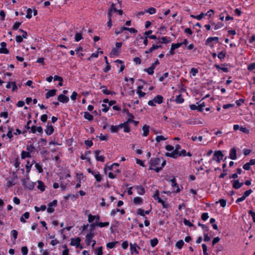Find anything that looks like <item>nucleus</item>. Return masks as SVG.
<instances>
[{
    "instance_id": "16",
    "label": "nucleus",
    "mask_w": 255,
    "mask_h": 255,
    "mask_svg": "<svg viewBox=\"0 0 255 255\" xmlns=\"http://www.w3.org/2000/svg\"><path fill=\"white\" fill-rule=\"evenodd\" d=\"M142 129L143 130V133L142 135L144 137L147 136L149 132V126L145 124L143 126Z\"/></svg>"
},
{
    "instance_id": "54",
    "label": "nucleus",
    "mask_w": 255,
    "mask_h": 255,
    "mask_svg": "<svg viewBox=\"0 0 255 255\" xmlns=\"http://www.w3.org/2000/svg\"><path fill=\"white\" fill-rule=\"evenodd\" d=\"M21 253L23 255H27L28 254V248L26 246L22 247L21 249Z\"/></svg>"
},
{
    "instance_id": "43",
    "label": "nucleus",
    "mask_w": 255,
    "mask_h": 255,
    "mask_svg": "<svg viewBox=\"0 0 255 255\" xmlns=\"http://www.w3.org/2000/svg\"><path fill=\"white\" fill-rule=\"evenodd\" d=\"M21 22H19V21L15 22L12 27V29L13 30H17L18 29L19 27L20 26V25H21Z\"/></svg>"
},
{
    "instance_id": "10",
    "label": "nucleus",
    "mask_w": 255,
    "mask_h": 255,
    "mask_svg": "<svg viewBox=\"0 0 255 255\" xmlns=\"http://www.w3.org/2000/svg\"><path fill=\"white\" fill-rule=\"evenodd\" d=\"M57 100L59 102L64 104L67 103L69 101V97L63 94L59 95L57 97Z\"/></svg>"
},
{
    "instance_id": "51",
    "label": "nucleus",
    "mask_w": 255,
    "mask_h": 255,
    "mask_svg": "<svg viewBox=\"0 0 255 255\" xmlns=\"http://www.w3.org/2000/svg\"><path fill=\"white\" fill-rule=\"evenodd\" d=\"M109 10L113 13L117 12L118 11V9L116 7V4L114 3H112L111 6Z\"/></svg>"
},
{
    "instance_id": "27",
    "label": "nucleus",
    "mask_w": 255,
    "mask_h": 255,
    "mask_svg": "<svg viewBox=\"0 0 255 255\" xmlns=\"http://www.w3.org/2000/svg\"><path fill=\"white\" fill-rule=\"evenodd\" d=\"M84 118L89 121H92L94 119L93 116L87 112L84 113Z\"/></svg>"
},
{
    "instance_id": "61",
    "label": "nucleus",
    "mask_w": 255,
    "mask_h": 255,
    "mask_svg": "<svg viewBox=\"0 0 255 255\" xmlns=\"http://www.w3.org/2000/svg\"><path fill=\"white\" fill-rule=\"evenodd\" d=\"M8 116V112L6 111L3 112H1L0 113V118L6 119V118H7Z\"/></svg>"
},
{
    "instance_id": "62",
    "label": "nucleus",
    "mask_w": 255,
    "mask_h": 255,
    "mask_svg": "<svg viewBox=\"0 0 255 255\" xmlns=\"http://www.w3.org/2000/svg\"><path fill=\"white\" fill-rule=\"evenodd\" d=\"M252 190L249 189L244 192L243 196L245 197V198L246 199L248 196H249L250 195V194L252 193Z\"/></svg>"
},
{
    "instance_id": "53",
    "label": "nucleus",
    "mask_w": 255,
    "mask_h": 255,
    "mask_svg": "<svg viewBox=\"0 0 255 255\" xmlns=\"http://www.w3.org/2000/svg\"><path fill=\"white\" fill-rule=\"evenodd\" d=\"M26 13V17L28 19L31 18L32 17V10L29 8L27 9Z\"/></svg>"
},
{
    "instance_id": "63",
    "label": "nucleus",
    "mask_w": 255,
    "mask_h": 255,
    "mask_svg": "<svg viewBox=\"0 0 255 255\" xmlns=\"http://www.w3.org/2000/svg\"><path fill=\"white\" fill-rule=\"evenodd\" d=\"M128 243L127 241H124L122 244V247L123 249L126 250L128 248Z\"/></svg>"
},
{
    "instance_id": "19",
    "label": "nucleus",
    "mask_w": 255,
    "mask_h": 255,
    "mask_svg": "<svg viewBox=\"0 0 255 255\" xmlns=\"http://www.w3.org/2000/svg\"><path fill=\"white\" fill-rule=\"evenodd\" d=\"M101 89H103L102 92L105 95H115L116 93L114 91H110L108 90L105 86H101Z\"/></svg>"
},
{
    "instance_id": "34",
    "label": "nucleus",
    "mask_w": 255,
    "mask_h": 255,
    "mask_svg": "<svg viewBox=\"0 0 255 255\" xmlns=\"http://www.w3.org/2000/svg\"><path fill=\"white\" fill-rule=\"evenodd\" d=\"M35 167L36 169L37 170L38 173H41L43 172V170L41 164H40V163H35Z\"/></svg>"
},
{
    "instance_id": "25",
    "label": "nucleus",
    "mask_w": 255,
    "mask_h": 255,
    "mask_svg": "<svg viewBox=\"0 0 255 255\" xmlns=\"http://www.w3.org/2000/svg\"><path fill=\"white\" fill-rule=\"evenodd\" d=\"M133 203L135 205H141L143 203V200L140 197H135L133 199Z\"/></svg>"
},
{
    "instance_id": "32",
    "label": "nucleus",
    "mask_w": 255,
    "mask_h": 255,
    "mask_svg": "<svg viewBox=\"0 0 255 255\" xmlns=\"http://www.w3.org/2000/svg\"><path fill=\"white\" fill-rule=\"evenodd\" d=\"M207 15V12L206 13H204L202 12L200 14H198L197 15H191V16L199 20H201L203 17V16L204 15Z\"/></svg>"
},
{
    "instance_id": "58",
    "label": "nucleus",
    "mask_w": 255,
    "mask_h": 255,
    "mask_svg": "<svg viewBox=\"0 0 255 255\" xmlns=\"http://www.w3.org/2000/svg\"><path fill=\"white\" fill-rule=\"evenodd\" d=\"M137 214L141 216L145 217L144 210L141 208L137 210Z\"/></svg>"
},
{
    "instance_id": "22",
    "label": "nucleus",
    "mask_w": 255,
    "mask_h": 255,
    "mask_svg": "<svg viewBox=\"0 0 255 255\" xmlns=\"http://www.w3.org/2000/svg\"><path fill=\"white\" fill-rule=\"evenodd\" d=\"M135 189H136L137 193L139 195H142L145 192L144 188L141 185L136 186Z\"/></svg>"
},
{
    "instance_id": "15",
    "label": "nucleus",
    "mask_w": 255,
    "mask_h": 255,
    "mask_svg": "<svg viewBox=\"0 0 255 255\" xmlns=\"http://www.w3.org/2000/svg\"><path fill=\"white\" fill-rule=\"evenodd\" d=\"M158 39H160L161 41H158V43L167 44L171 41V38L168 36H162L161 38H158Z\"/></svg>"
},
{
    "instance_id": "18",
    "label": "nucleus",
    "mask_w": 255,
    "mask_h": 255,
    "mask_svg": "<svg viewBox=\"0 0 255 255\" xmlns=\"http://www.w3.org/2000/svg\"><path fill=\"white\" fill-rule=\"evenodd\" d=\"M56 90H55V89L50 90L45 94V98L46 99H49L50 97H53L56 95Z\"/></svg>"
},
{
    "instance_id": "48",
    "label": "nucleus",
    "mask_w": 255,
    "mask_h": 255,
    "mask_svg": "<svg viewBox=\"0 0 255 255\" xmlns=\"http://www.w3.org/2000/svg\"><path fill=\"white\" fill-rule=\"evenodd\" d=\"M11 236L12 237V239L13 238L14 240H15L17 237L18 232L15 230H13L10 232Z\"/></svg>"
},
{
    "instance_id": "49",
    "label": "nucleus",
    "mask_w": 255,
    "mask_h": 255,
    "mask_svg": "<svg viewBox=\"0 0 255 255\" xmlns=\"http://www.w3.org/2000/svg\"><path fill=\"white\" fill-rule=\"evenodd\" d=\"M153 198L155 200H157L158 201V202H159V200L160 199H161L160 197H159V192L158 190H156L154 193V194L153 195Z\"/></svg>"
},
{
    "instance_id": "33",
    "label": "nucleus",
    "mask_w": 255,
    "mask_h": 255,
    "mask_svg": "<svg viewBox=\"0 0 255 255\" xmlns=\"http://www.w3.org/2000/svg\"><path fill=\"white\" fill-rule=\"evenodd\" d=\"M118 243L117 241L109 242L106 244V247L109 249H113L115 248L116 245Z\"/></svg>"
},
{
    "instance_id": "4",
    "label": "nucleus",
    "mask_w": 255,
    "mask_h": 255,
    "mask_svg": "<svg viewBox=\"0 0 255 255\" xmlns=\"http://www.w3.org/2000/svg\"><path fill=\"white\" fill-rule=\"evenodd\" d=\"M57 204V200H54L52 202H50L48 204V208L47 209V212L48 213H53L54 212V209L53 208V206H56Z\"/></svg>"
},
{
    "instance_id": "7",
    "label": "nucleus",
    "mask_w": 255,
    "mask_h": 255,
    "mask_svg": "<svg viewBox=\"0 0 255 255\" xmlns=\"http://www.w3.org/2000/svg\"><path fill=\"white\" fill-rule=\"evenodd\" d=\"M44 131L47 135H50L54 132V128L52 125L48 123Z\"/></svg>"
},
{
    "instance_id": "60",
    "label": "nucleus",
    "mask_w": 255,
    "mask_h": 255,
    "mask_svg": "<svg viewBox=\"0 0 255 255\" xmlns=\"http://www.w3.org/2000/svg\"><path fill=\"white\" fill-rule=\"evenodd\" d=\"M126 30L128 31L131 33H136L137 32V30L133 27L128 28L126 27Z\"/></svg>"
},
{
    "instance_id": "21",
    "label": "nucleus",
    "mask_w": 255,
    "mask_h": 255,
    "mask_svg": "<svg viewBox=\"0 0 255 255\" xmlns=\"http://www.w3.org/2000/svg\"><path fill=\"white\" fill-rule=\"evenodd\" d=\"M233 187L235 189H239L243 185V183L240 182L238 180H234L232 181Z\"/></svg>"
},
{
    "instance_id": "23",
    "label": "nucleus",
    "mask_w": 255,
    "mask_h": 255,
    "mask_svg": "<svg viewBox=\"0 0 255 255\" xmlns=\"http://www.w3.org/2000/svg\"><path fill=\"white\" fill-rule=\"evenodd\" d=\"M38 186L37 188L40 190L41 192H43L45 190V185L44 183L41 180H38Z\"/></svg>"
},
{
    "instance_id": "50",
    "label": "nucleus",
    "mask_w": 255,
    "mask_h": 255,
    "mask_svg": "<svg viewBox=\"0 0 255 255\" xmlns=\"http://www.w3.org/2000/svg\"><path fill=\"white\" fill-rule=\"evenodd\" d=\"M154 70L152 68L149 67L147 68H145L144 69V71L147 73L148 75H152L154 73Z\"/></svg>"
},
{
    "instance_id": "6",
    "label": "nucleus",
    "mask_w": 255,
    "mask_h": 255,
    "mask_svg": "<svg viewBox=\"0 0 255 255\" xmlns=\"http://www.w3.org/2000/svg\"><path fill=\"white\" fill-rule=\"evenodd\" d=\"M102 152L100 150H97L94 151L95 157L97 161L104 162L105 161V157L103 155H100Z\"/></svg>"
},
{
    "instance_id": "20",
    "label": "nucleus",
    "mask_w": 255,
    "mask_h": 255,
    "mask_svg": "<svg viewBox=\"0 0 255 255\" xmlns=\"http://www.w3.org/2000/svg\"><path fill=\"white\" fill-rule=\"evenodd\" d=\"M35 162L33 160L32 162V163L30 164L29 160L27 161V164L25 165V168H26V172L27 173V175L29 174V172L30 171L31 168L34 163H35Z\"/></svg>"
},
{
    "instance_id": "39",
    "label": "nucleus",
    "mask_w": 255,
    "mask_h": 255,
    "mask_svg": "<svg viewBox=\"0 0 255 255\" xmlns=\"http://www.w3.org/2000/svg\"><path fill=\"white\" fill-rule=\"evenodd\" d=\"M35 149V147L33 144L27 145L26 146V150L29 152L30 153L34 151Z\"/></svg>"
},
{
    "instance_id": "42",
    "label": "nucleus",
    "mask_w": 255,
    "mask_h": 255,
    "mask_svg": "<svg viewBox=\"0 0 255 255\" xmlns=\"http://www.w3.org/2000/svg\"><path fill=\"white\" fill-rule=\"evenodd\" d=\"M150 245L152 247H155L158 243V241L157 238H154L150 241Z\"/></svg>"
},
{
    "instance_id": "31",
    "label": "nucleus",
    "mask_w": 255,
    "mask_h": 255,
    "mask_svg": "<svg viewBox=\"0 0 255 255\" xmlns=\"http://www.w3.org/2000/svg\"><path fill=\"white\" fill-rule=\"evenodd\" d=\"M184 244L183 240H180L177 241L175 244V247L179 249H181Z\"/></svg>"
},
{
    "instance_id": "55",
    "label": "nucleus",
    "mask_w": 255,
    "mask_h": 255,
    "mask_svg": "<svg viewBox=\"0 0 255 255\" xmlns=\"http://www.w3.org/2000/svg\"><path fill=\"white\" fill-rule=\"evenodd\" d=\"M169 73L166 72L163 74V75L159 78V81L160 82H163L165 78L168 76Z\"/></svg>"
},
{
    "instance_id": "64",
    "label": "nucleus",
    "mask_w": 255,
    "mask_h": 255,
    "mask_svg": "<svg viewBox=\"0 0 255 255\" xmlns=\"http://www.w3.org/2000/svg\"><path fill=\"white\" fill-rule=\"evenodd\" d=\"M248 69L249 71H252L255 69V63H253L248 66Z\"/></svg>"
},
{
    "instance_id": "37",
    "label": "nucleus",
    "mask_w": 255,
    "mask_h": 255,
    "mask_svg": "<svg viewBox=\"0 0 255 255\" xmlns=\"http://www.w3.org/2000/svg\"><path fill=\"white\" fill-rule=\"evenodd\" d=\"M126 30V27L122 26L119 29H116L115 33L116 35L121 34L124 31Z\"/></svg>"
},
{
    "instance_id": "24",
    "label": "nucleus",
    "mask_w": 255,
    "mask_h": 255,
    "mask_svg": "<svg viewBox=\"0 0 255 255\" xmlns=\"http://www.w3.org/2000/svg\"><path fill=\"white\" fill-rule=\"evenodd\" d=\"M230 158L233 160H235L237 158L236 149L235 148H233L230 150Z\"/></svg>"
},
{
    "instance_id": "52",
    "label": "nucleus",
    "mask_w": 255,
    "mask_h": 255,
    "mask_svg": "<svg viewBox=\"0 0 255 255\" xmlns=\"http://www.w3.org/2000/svg\"><path fill=\"white\" fill-rule=\"evenodd\" d=\"M88 221L89 223H92L95 220L96 217L95 215H92L91 214H89L88 216Z\"/></svg>"
},
{
    "instance_id": "11",
    "label": "nucleus",
    "mask_w": 255,
    "mask_h": 255,
    "mask_svg": "<svg viewBox=\"0 0 255 255\" xmlns=\"http://www.w3.org/2000/svg\"><path fill=\"white\" fill-rule=\"evenodd\" d=\"M1 48H0V53L8 54L9 53V50L6 48V43L5 42L0 43Z\"/></svg>"
},
{
    "instance_id": "45",
    "label": "nucleus",
    "mask_w": 255,
    "mask_h": 255,
    "mask_svg": "<svg viewBox=\"0 0 255 255\" xmlns=\"http://www.w3.org/2000/svg\"><path fill=\"white\" fill-rule=\"evenodd\" d=\"M98 226L100 227V228L105 227H107L109 225L110 223L109 222H97Z\"/></svg>"
},
{
    "instance_id": "28",
    "label": "nucleus",
    "mask_w": 255,
    "mask_h": 255,
    "mask_svg": "<svg viewBox=\"0 0 255 255\" xmlns=\"http://www.w3.org/2000/svg\"><path fill=\"white\" fill-rule=\"evenodd\" d=\"M31 157V154L28 151H22L21 153V159H25L26 158H29Z\"/></svg>"
},
{
    "instance_id": "35",
    "label": "nucleus",
    "mask_w": 255,
    "mask_h": 255,
    "mask_svg": "<svg viewBox=\"0 0 255 255\" xmlns=\"http://www.w3.org/2000/svg\"><path fill=\"white\" fill-rule=\"evenodd\" d=\"M145 13H148L150 14H153L156 12V8L151 7L147 9H145Z\"/></svg>"
},
{
    "instance_id": "41",
    "label": "nucleus",
    "mask_w": 255,
    "mask_h": 255,
    "mask_svg": "<svg viewBox=\"0 0 255 255\" xmlns=\"http://www.w3.org/2000/svg\"><path fill=\"white\" fill-rule=\"evenodd\" d=\"M83 39L82 35L81 33L77 32L75 36V40L77 42L80 41Z\"/></svg>"
},
{
    "instance_id": "40",
    "label": "nucleus",
    "mask_w": 255,
    "mask_h": 255,
    "mask_svg": "<svg viewBox=\"0 0 255 255\" xmlns=\"http://www.w3.org/2000/svg\"><path fill=\"white\" fill-rule=\"evenodd\" d=\"M167 139V137H165L163 135H157L155 137V140L157 142H159L161 140H165Z\"/></svg>"
},
{
    "instance_id": "13",
    "label": "nucleus",
    "mask_w": 255,
    "mask_h": 255,
    "mask_svg": "<svg viewBox=\"0 0 255 255\" xmlns=\"http://www.w3.org/2000/svg\"><path fill=\"white\" fill-rule=\"evenodd\" d=\"M130 250L131 254H133L135 253L136 254H138L139 253L138 250L136 249L137 248L139 249H140V248L136 244H130Z\"/></svg>"
},
{
    "instance_id": "44",
    "label": "nucleus",
    "mask_w": 255,
    "mask_h": 255,
    "mask_svg": "<svg viewBox=\"0 0 255 255\" xmlns=\"http://www.w3.org/2000/svg\"><path fill=\"white\" fill-rule=\"evenodd\" d=\"M210 223L212 224V226L214 230H218V226L215 224V220L214 218H211Z\"/></svg>"
},
{
    "instance_id": "59",
    "label": "nucleus",
    "mask_w": 255,
    "mask_h": 255,
    "mask_svg": "<svg viewBox=\"0 0 255 255\" xmlns=\"http://www.w3.org/2000/svg\"><path fill=\"white\" fill-rule=\"evenodd\" d=\"M124 131L125 132H129L130 131V128L128 125V122H126V125L124 127Z\"/></svg>"
},
{
    "instance_id": "56",
    "label": "nucleus",
    "mask_w": 255,
    "mask_h": 255,
    "mask_svg": "<svg viewBox=\"0 0 255 255\" xmlns=\"http://www.w3.org/2000/svg\"><path fill=\"white\" fill-rule=\"evenodd\" d=\"M96 255H103V248L102 247H99L96 249L95 251Z\"/></svg>"
},
{
    "instance_id": "12",
    "label": "nucleus",
    "mask_w": 255,
    "mask_h": 255,
    "mask_svg": "<svg viewBox=\"0 0 255 255\" xmlns=\"http://www.w3.org/2000/svg\"><path fill=\"white\" fill-rule=\"evenodd\" d=\"M170 182L171 183V186H172V187L174 188V189H175V192L179 193L180 191V189L178 184L176 183V179L175 178V177L171 179L170 180Z\"/></svg>"
},
{
    "instance_id": "46",
    "label": "nucleus",
    "mask_w": 255,
    "mask_h": 255,
    "mask_svg": "<svg viewBox=\"0 0 255 255\" xmlns=\"http://www.w3.org/2000/svg\"><path fill=\"white\" fill-rule=\"evenodd\" d=\"M110 130L112 133H117L119 131L118 127L114 125L111 126Z\"/></svg>"
},
{
    "instance_id": "2",
    "label": "nucleus",
    "mask_w": 255,
    "mask_h": 255,
    "mask_svg": "<svg viewBox=\"0 0 255 255\" xmlns=\"http://www.w3.org/2000/svg\"><path fill=\"white\" fill-rule=\"evenodd\" d=\"M29 175H27L26 179H21V182L22 185L24 186L25 188H26L30 190H32L34 188L35 184L34 182L29 181Z\"/></svg>"
},
{
    "instance_id": "14",
    "label": "nucleus",
    "mask_w": 255,
    "mask_h": 255,
    "mask_svg": "<svg viewBox=\"0 0 255 255\" xmlns=\"http://www.w3.org/2000/svg\"><path fill=\"white\" fill-rule=\"evenodd\" d=\"M165 155L167 157H170L176 159L179 157V152H177V151L173 150L171 153L166 152Z\"/></svg>"
},
{
    "instance_id": "57",
    "label": "nucleus",
    "mask_w": 255,
    "mask_h": 255,
    "mask_svg": "<svg viewBox=\"0 0 255 255\" xmlns=\"http://www.w3.org/2000/svg\"><path fill=\"white\" fill-rule=\"evenodd\" d=\"M225 55L226 52L222 51L218 54V57L219 59L222 60L224 59V58L225 57Z\"/></svg>"
},
{
    "instance_id": "47",
    "label": "nucleus",
    "mask_w": 255,
    "mask_h": 255,
    "mask_svg": "<svg viewBox=\"0 0 255 255\" xmlns=\"http://www.w3.org/2000/svg\"><path fill=\"white\" fill-rule=\"evenodd\" d=\"M20 164V162L18 158H16L14 161V166L16 169V170H18L19 168V165Z\"/></svg>"
},
{
    "instance_id": "5",
    "label": "nucleus",
    "mask_w": 255,
    "mask_h": 255,
    "mask_svg": "<svg viewBox=\"0 0 255 255\" xmlns=\"http://www.w3.org/2000/svg\"><path fill=\"white\" fill-rule=\"evenodd\" d=\"M81 242V239L79 237L75 238H72L70 245L72 246H75L76 248H78L80 247Z\"/></svg>"
},
{
    "instance_id": "17",
    "label": "nucleus",
    "mask_w": 255,
    "mask_h": 255,
    "mask_svg": "<svg viewBox=\"0 0 255 255\" xmlns=\"http://www.w3.org/2000/svg\"><path fill=\"white\" fill-rule=\"evenodd\" d=\"M153 101L155 103H157L158 104H161L163 102V97L162 96L160 95H158L156 96L153 99Z\"/></svg>"
},
{
    "instance_id": "29",
    "label": "nucleus",
    "mask_w": 255,
    "mask_h": 255,
    "mask_svg": "<svg viewBox=\"0 0 255 255\" xmlns=\"http://www.w3.org/2000/svg\"><path fill=\"white\" fill-rule=\"evenodd\" d=\"M205 104L204 102H203L202 103H201V104L198 105V109H196V110H197L199 112H202L205 109L206 110V111H207V108H205Z\"/></svg>"
},
{
    "instance_id": "9",
    "label": "nucleus",
    "mask_w": 255,
    "mask_h": 255,
    "mask_svg": "<svg viewBox=\"0 0 255 255\" xmlns=\"http://www.w3.org/2000/svg\"><path fill=\"white\" fill-rule=\"evenodd\" d=\"M94 236V234L93 232L90 231L89 233L87 234L86 236V240L85 242L87 246H89L91 243L93 241L92 239Z\"/></svg>"
},
{
    "instance_id": "26",
    "label": "nucleus",
    "mask_w": 255,
    "mask_h": 255,
    "mask_svg": "<svg viewBox=\"0 0 255 255\" xmlns=\"http://www.w3.org/2000/svg\"><path fill=\"white\" fill-rule=\"evenodd\" d=\"M175 102L176 104H182L184 102V99L182 96L181 94H179L177 96H176Z\"/></svg>"
},
{
    "instance_id": "8",
    "label": "nucleus",
    "mask_w": 255,
    "mask_h": 255,
    "mask_svg": "<svg viewBox=\"0 0 255 255\" xmlns=\"http://www.w3.org/2000/svg\"><path fill=\"white\" fill-rule=\"evenodd\" d=\"M223 157V154L221 151L219 150L216 151L213 155V160H216L217 162H220V161L222 159Z\"/></svg>"
},
{
    "instance_id": "1",
    "label": "nucleus",
    "mask_w": 255,
    "mask_h": 255,
    "mask_svg": "<svg viewBox=\"0 0 255 255\" xmlns=\"http://www.w3.org/2000/svg\"><path fill=\"white\" fill-rule=\"evenodd\" d=\"M166 163V160L162 157H153L148 160L150 165L148 169L153 170L156 172H159L164 167Z\"/></svg>"
},
{
    "instance_id": "38",
    "label": "nucleus",
    "mask_w": 255,
    "mask_h": 255,
    "mask_svg": "<svg viewBox=\"0 0 255 255\" xmlns=\"http://www.w3.org/2000/svg\"><path fill=\"white\" fill-rule=\"evenodd\" d=\"M162 204V206L163 208L168 209L170 207V205L169 203L165 202L162 199H160L159 200V202Z\"/></svg>"
},
{
    "instance_id": "30",
    "label": "nucleus",
    "mask_w": 255,
    "mask_h": 255,
    "mask_svg": "<svg viewBox=\"0 0 255 255\" xmlns=\"http://www.w3.org/2000/svg\"><path fill=\"white\" fill-rule=\"evenodd\" d=\"M8 132L7 133H6V135L9 138V139H11L12 137H13V134H12V131H13V128H11V127H10L9 126H8Z\"/></svg>"
},
{
    "instance_id": "36",
    "label": "nucleus",
    "mask_w": 255,
    "mask_h": 255,
    "mask_svg": "<svg viewBox=\"0 0 255 255\" xmlns=\"http://www.w3.org/2000/svg\"><path fill=\"white\" fill-rule=\"evenodd\" d=\"M120 51H121L120 50H119V49H118L117 48L114 47L112 49V51L110 52V55H111V56L117 55L118 53L120 52Z\"/></svg>"
},
{
    "instance_id": "3",
    "label": "nucleus",
    "mask_w": 255,
    "mask_h": 255,
    "mask_svg": "<svg viewBox=\"0 0 255 255\" xmlns=\"http://www.w3.org/2000/svg\"><path fill=\"white\" fill-rule=\"evenodd\" d=\"M162 47V46L161 44H160V43H158V42H157L156 44H152V46L148 50H145L144 53L145 54H149L153 52L154 50H156L158 48H161Z\"/></svg>"
}]
</instances>
